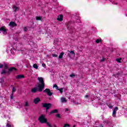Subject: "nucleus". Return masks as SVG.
Returning a JSON list of instances; mask_svg holds the SVG:
<instances>
[{"label": "nucleus", "instance_id": "37998d69", "mask_svg": "<svg viewBox=\"0 0 127 127\" xmlns=\"http://www.w3.org/2000/svg\"><path fill=\"white\" fill-rule=\"evenodd\" d=\"M24 31H26V28H24Z\"/></svg>", "mask_w": 127, "mask_h": 127}, {"label": "nucleus", "instance_id": "9d476101", "mask_svg": "<svg viewBox=\"0 0 127 127\" xmlns=\"http://www.w3.org/2000/svg\"><path fill=\"white\" fill-rule=\"evenodd\" d=\"M41 100H40V98L37 97L35 98L33 100V103L35 104V105H37L39 102H40Z\"/></svg>", "mask_w": 127, "mask_h": 127}, {"label": "nucleus", "instance_id": "473e14b6", "mask_svg": "<svg viewBox=\"0 0 127 127\" xmlns=\"http://www.w3.org/2000/svg\"><path fill=\"white\" fill-rule=\"evenodd\" d=\"M70 77H75V74H74V73H72L70 75Z\"/></svg>", "mask_w": 127, "mask_h": 127}, {"label": "nucleus", "instance_id": "c9c22d12", "mask_svg": "<svg viewBox=\"0 0 127 127\" xmlns=\"http://www.w3.org/2000/svg\"><path fill=\"white\" fill-rule=\"evenodd\" d=\"M3 68V64H0V68Z\"/></svg>", "mask_w": 127, "mask_h": 127}, {"label": "nucleus", "instance_id": "f03ea898", "mask_svg": "<svg viewBox=\"0 0 127 127\" xmlns=\"http://www.w3.org/2000/svg\"><path fill=\"white\" fill-rule=\"evenodd\" d=\"M13 71H14V72H16V71H17V69H16V68H15V67H10L8 69V71H7L6 70H5V69H4L1 72V74L4 75L5 74H7V75H10V73H11V72H13Z\"/></svg>", "mask_w": 127, "mask_h": 127}, {"label": "nucleus", "instance_id": "4c0bfd02", "mask_svg": "<svg viewBox=\"0 0 127 127\" xmlns=\"http://www.w3.org/2000/svg\"><path fill=\"white\" fill-rule=\"evenodd\" d=\"M42 66H43V67H46V64H43Z\"/></svg>", "mask_w": 127, "mask_h": 127}, {"label": "nucleus", "instance_id": "72a5a7b5", "mask_svg": "<svg viewBox=\"0 0 127 127\" xmlns=\"http://www.w3.org/2000/svg\"><path fill=\"white\" fill-rule=\"evenodd\" d=\"M105 59L103 58L102 60H101L100 62H104V61H105Z\"/></svg>", "mask_w": 127, "mask_h": 127}, {"label": "nucleus", "instance_id": "f8f14e48", "mask_svg": "<svg viewBox=\"0 0 127 127\" xmlns=\"http://www.w3.org/2000/svg\"><path fill=\"white\" fill-rule=\"evenodd\" d=\"M24 75L23 74H19L16 76V79L19 80L20 79H23Z\"/></svg>", "mask_w": 127, "mask_h": 127}, {"label": "nucleus", "instance_id": "79ce46f5", "mask_svg": "<svg viewBox=\"0 0 127 127\" xmlns=\"http://www.w3.org/2000/svg\"><path fill=\"white\" fill-rule=\"evenodd\" d=\"M84 98H89V95H86Z\"/></svg>", "mask_w": 127, "mask_h": 127}, {"label": "nucleus", "instance_id": "7c9ffc66", "mask_svg": "<svg viewBox=\"0 0 127 127\" xmlns=\"http://www.w3.org/2000/svg\"><path fill=\"white\" fill-rule=\"evenodd\" d=\"M10 99H13V93H12L10 95Z\"/></svg>", "mask_w": 127, "mask_h": 127}, {"label": "nucleus", "instance_id": "0eeeda50", "mask_svg": "<svg viewBox=\"0 0 127 127\" xmlns=\"http://www.w3.org/2000/svg\"><path fill=\"white\" fill-rule=\"evenodd\" d=\"M71 24V22H68L66 23V28L67 29H68V30H69L70 32H74V31H75V30H74V29H73V28H70V25Z\"/></svg>", "mask_w": 127, "mask_h": 127}, {"label": "nucleus", "instance_id": "a18cd8bd", "mask_svg": "<svg viewBox=\"0 0 127 127\" xmlns=\"http://www.w3.org/2000/svg\"><path fill=\"white\" fill-rule=\"evenodd\" d=\"M73 127H76L75 125H73Z\"/></svg>", "mask_w": 127, "mask_h": 127}, {"label": "nucleus", "instance_id": "20e7f679", "mask_svg": "<svg viewBox=\"0 0 127 127\" xmlns=\"http://www.w3.org/2000/svg\"><path fill=\"white\" fill-rule=\"evenodd\" d=\"M43 108H45L46 109H51L52 107V104L48 103H45L42 104Z\"/></svg>", "mask_w": 127, "mask_h": 127}, {"label": "nucleus", "instance_id": "39448f33", "mask_svg": "<svg viewBox=\"0 0 127 127\" xmlns=\"http://www.w3.org/2000/svg\"><path fill=\"white\" fill-rule=\"evenodd\" d=\"M31 92L33 93V94H35V93H37V92H42V90H40L39 87L38 88L37 87H34L31 89Z\"/></svg>", "mask_w": 127, "mask_h": 127}, {"label": "nucleus", "instance_id": "c85d7f7f", "mask_svg": "<svg viewBox=\"0 0 127 127\" xmlns=\"http://www.w3.org/2000/svg\"><path fill=\"white\" fill-rule=\"evenodd\" d=\"M53 88H57V90H58V86L57 85V84H55L53 86Z\"/></svg>", "mask_w": 127, "mask_h": 127}, {"label": "nucleus", "instance_id": "f257e3e1", "mask_svg": "<svg viewBox=\"0 0 127 127\" xmlns=\"http://www.w3.org/2000/svg\"><path fill=\"white\" fill-rule=\"evenodd\" d=\"M38 80L40 83V84H38V87L39 88L40 91H43L45 87V83H44V79H43V77H38Z\"/></svg>", "mask_w": 127, "mask_h": 127}, {"label": "nucleus", "instance_id": "f3484780", "mask_svg": "<svg viewBox=\"0 0 127 127\" xmlns=\"http://www.w3.org/2000/svg\"><path fill=\"white\" fill-rule=\"evenodd\" d=\"M63 55H64V52H62L60 56H59V59H62V58H63Z\"/></svg>", "mask_w": 127, "mask_h": 127}, {"label": "nucleus", "instance_id": "6e6552de", "mask_svg": "<svg viewBox=\"0 0 127 127\" xmlns=\"http://www.w3.org/2000/svg\"><path fill=\"white\" fill-rule=\"evenodd\" d=\"M69 52L67 56L69 58H72V56H75V51H67Z\"/></svg>", "mask_w": 127, "mask_h": 127}, {"label": "nucleus", "instance_id": "9b49d317", "mask_svg": "<svg viewBox=\"0 0 127 127\" xmlns=\"http://www.w3.org/2000/svg\"><path fill=\"white\" fill-rule=\"evenodd\" d=\"M0 31H3V34H6L7 33V30L4 28V27L0 28Z\"/></svg>", "mask_w": 127, "mask_h": 127}, {"label": "nucleus", "instance_id": "4468645a", "mask_svg": "<svg viewBox=\"0 0 127 127\" xmlns=\"http://www.w3.org/2000/svg\"><path fill=\"white\" fill-rule=\"evenodd\" d=\"M57 113H58V110L55 109V110L51 111L49 113V115H52L53 114H57Z\"/></svg>", "mask_w": 127, "mask_h": 127}, {"label": "nucleus", "instance_id": "7ed1b4c3", "mask_svg": "<svg viewBox=\"0 0 127 127\" xmlns=\"http://www.w3.org/2000/svg\"><path fill=\"white\" fill-rule=\"evenodd\" d=\"M38 121L41 124H45L47 122V119L45 118V115H41L38 119Z\"/></svg>", "mask_w": 127, "mask_h": 127}, {"label": "nucleus", "instance_id": "e433bc0d", "mask_svg": "<svg viewBox=\"0 0 127 127\" xmlns=\"http://www.w3.org/2000/svg\"><path fill=\"white\" fill-rule=\"evenodd\" d=\"M48 110H50V109L46 108V113H47V112H48Z\"/></svg>", "mask_w": 127, "mask_h": 127}, {"label": "nucleus", "instance_id": "c03bdc74", "mask_svg": "<svg viewBox=\"0 0 127 127\" xmlns=\"http://www.w3.org/2000/svg\"><path fill=\"white\" fill-rule=\"evenodd\" d=\"M100 127H104V126H103L102 125H101Z\"/></svg>", "mask_w": 127, "mask_h": 127}, {"label": "nucleus", "instance_id": "dca6fc26", "mask_svg": "<svg viewBox=\"0 0 127 127\" xmlns=\"http://www.w3.org/2000/svg\"><path fill=\"white\" fill-rule=\"evenodd\" d=\"M8 69V64H6V63H4V69L6 70V69Z\"/></svg>", "mask_w": 127, "mask_h": 127}, {"label": "nucleus", "instance_id": "f704fd0d", "mask_svg": "<svg viewBox=\"0 0 127 127\" xmlns=\"http://www.w3.org/2000/svg\"><path fill=\"white\" fill-rule=\"evenodd\" d=\"M53 57H57L58 56L56 54H53L52 55Z\"/></svg>", "mask_w": 127, "mask_h": 127}, {"label": "nucleus", "instance_id": "aec40b11", "mask_svg": "<svg viewBox=\"0 0 127 127\" xmlns=\"http://www.w3.org/2000/svg\"><path fill=\"white\" fill-rule=\"evenodd\" d=\"M121 73L120 72H118L116 74H113V76H114V77H115L116 78H117V77H119V76H120V74Z\"/></svg>", "mask_w": 127, "mask_h": 127}, {"label": "nucleus", "instance_id": "5701e85b", "mask_svg": "<svg viewBox=\"0 0 127 127\" xmlns=\"http://www.w3.org/2000/svg\"><path fill=\"white\" fill-rule=\"evenodd\" d=\"M95 42L96 43H100V42H102V39H97L95 41Z\"/></svg>", "mask_w": 127, "mask_h": 127}, {"label": "nucleus", "instance_id": "cd10ccee", "mask_svg": "<svg viewBox=\"0 0 127 127\" xmlns=\"http://www.w3.org/2000/svg\"><path fill=\"white\" fill-rule=\"evenodd\" d=\"M56 117H57V118H58L59 119H60V118H61V116H60V114H58L56 115Z\"/></svg>", "mask_w": 127, "mask_h": 127}, {"label": "nucleus", "instance_id": "2f4dec72", "mask_svg": "<svg viewBox=\"0 0 127 127\" xmlns=\"http://www.w3.org/2000/svg\"><path fill=\"white\" fill-rule=\"evenodd\" d=\"M25 107H28V102H26L25 104Z\"/></svg>", "mask_w": 127, "mask_h": 127}, {"label": "nucleus", "instance_id": "b1692460", "mask_svg": "<svg viewBox=\"0 0 127 127\" xmlns=\"http://www.w3.org/2000/svg\"><path fill=\"white\" fill-rule=\"evenodd\" d=\"M45 124H46V125L48 126V127H52V126L51 125V124H50V123H49L47 121V122Z\"/></svg>", "mask_w": 127, "mask_h": 127}, {"label": "nucleus", "instance_id": "423d86ee", "mask_svg": "<svg viewBox=\"0 0 127 127\" xmlns=\"http://www.w3.org/2000/svg\"><path fill=\"white\" fill-rule=\"evenodd\" d=\"M43 92L46 93V94H47L48 96H52V95H53V93L51 92V91H50V89H49V88H46V89H45L43 91Z\"/></svg>", "mask_w": 127, "mask_h": 127}, {"label": "nucleus", "instance_id": "412c9836", "mask_svg": "<svg viewBox=\"0 0 127 127\" xmlns=\"http://www.w3.org/2000/svg\"><path fill=\"white\" fill-rule=\"evenodd\" d=\"M33 68H35V69H38V65H37V64H34L33 65Z\"/></svg>", "mask_w": 127, "mask_h": 127}, {"label": "nucleus", "instance_id": "6ab92c4d", "mask_svg": "<svg viewBox=\"0 0 127 127\" xmlns=\"http://www.w3.org/2000/svg\"><path fill=\"white\" fill-rule=\"evenodd\" d=\"M36 20H41L42 19V17L41 16H36Z\"/></svg>", "mask_w": 127, "mask_h": 127}, {"label": "nucleus", "instance_id": "a211bd4d", "mask_svg": "<svg viewBox=\"0 0 127 127\" xmlns=\"http://www.w3.org/2000/svg\"><path fill=\"white\" fill-rule=\"evenodd\" d=\"M61 100L62 103H66V102H67V100L64 97H62Z\"/></svg>", "mask_w": 127, "mask_h": 127}, {"label": "nucleus", "instance_id": "c756f323", "mask_svg": "<svg viewBox=\"0 0 127 127\" xmlns=\"http://www.w3.org/2000/svg\"><path fill=\"white\" fill-rule=\"evenodd\" d=\"M6 127H11V125H10L9 124L7 123Z\"/></svg>", "mask_w": 127, "mask_h": 127}, {"label": "nucleus", "instance_id": "1a4fd4ad", "mask_svg": "<svg viewBox=\"0 0 127 127\" xmlns=\"http://www.w3.org/2000/svg\"><path fill=\"white\" fill-rule=\"evenodd\" d=\"M119 110V107H116L115 109L113 110V112L112 113V116L114 118H116V115H117V111Z\"/></svg>", "mask_w": 127, "mask_h": 127}, {"label": "nucleus", "instance_id": "393cba45", "mask_svg": "<svg viewBox=\"0 0 127 127\" xmlns=\"http://www.w3.org/2000/svg\"><path fill=\"white\" fill-rule=\"evenodd\" d=\"M58 90L60 91L61 94H62V93H63V88H60V89L58 88Z\"/></svg>", "mask_w": 127, "mask_h": 127}, {"label": "nucleus", "instance_id": "ea45409f", "mask_svg": "<svg viewBox=\"0 0 127 127\" xmlns=\"http://www.w3.org/2000/svg\"><path fill=\"white\" fill-rule=\"evenodd\" d=\"M68 111H69V109H68V108H66L65 109V112H68Z\"/></svg>", "mask_w": 127, "mask_h": 127}, {"label": "nucleus", "instance_id": "2eb2a0df", "mask_svg": "<svg viewBox=\"0 0 127 127\" xmlns=\"http://www.w3.org/2000/svg\"><path fill=\"white\" fill-rule=\"evenodd\" d=\"M9 25L12 27H14V26H16V24L15 23V22L11 21L9 23Z\"/></svg>", "mask_w": 127, "mask_h": 127}, {"label": "nucleus", "instance_id": "58836bf2", "mask_svg": "<svg viewBox=\"0 0 127 127\" xmlns=\"http://www.w3.org/2000/svg\"><path fill=\"white\" fill-rule=\"evenodd\" d=\"M109 109H113V106H109Z\"/></svg>", "mask_w": 127, "mask_h": 127}, {"label": "nucleus", "instance_id": "bb28decb", "mask_svg": "<svg viewBox=\"0 0 127 127\" xmlns=\"http://www.w3.org/2000/svg\"><path fill=\"white\" fill-rule=\"evenodd\" d=\"M16 91V89H15L14 87H13L12 90V93H14Z\"/></svg>", "mask_w": 127, "mask_h": 127}, {"label": "nucleus", "instance_id": "a19ab883", "mask_svg": "<svg viewBox=\"0 0 127 127\" xmlns=\"http://www.w3.org/2000/svg\"><path fill=\"white\" fill-rule=\"evenodd\" d=\"M16 103H17V106H19L20 105V103L19 102H16Z\"/></svg>", "mask_w": 127, "mask_h": 127}, {"label": "nucleus", "instance_id": "a878e982", "mask_svg": "<svg viewBox=\"0 0 127 127\" xmlns=\"http://www.w3.org/2000/svg\"><path fill=\"white\" fill-rule=\"evenodd\" d=\"M122 60V59L120 58V59H117L116 60V61H117V62H118V63H121V61Z\"/></svg>", "mask_w": 127, "mask_h": 127}, {"label": "nucleus", "instance_id": "ddd939ff", "mask_svg": "<svg viewBox=\"0 0 127 127\" xmlns=\"http://www.w3.org/2000/svg\"><path fill=\"white\" fill-rule=\"evenodd\" d=\"M57 20L59 21H63V15L61 14L58 16Z\"/></svg>", "mask_w": 127, "mask_h": 127}, {"label": "nucleus", "instance_id": "4be33fe9", "mask_svg": "<svg viewBox=\"0 0 127 127\" xmlns=\"http://www.w3.org/2000/svg\"><path fill=\"white\" fill-rule=\"evenodd\" d=\"M18 8L17 7H16L15 5H14V6H13V9H14V10L15 12L17 11V9H18Z\"/></svg>", "mask_w": 127, "mask_h": 127}, {"label": "nucleus", "instance_id": "49530a36", "mask_svg": "<svg viewBox=\"0 0 127 127\" xmlns=\"http://www.w3.org/2000/svg\"><path fill=\"white\" fill-rule=\"evenodd\" d=\"M54 127H56V125H55Z\"/></svg>", "mask_w": 127, "mask_h": 127}]
</instances>
